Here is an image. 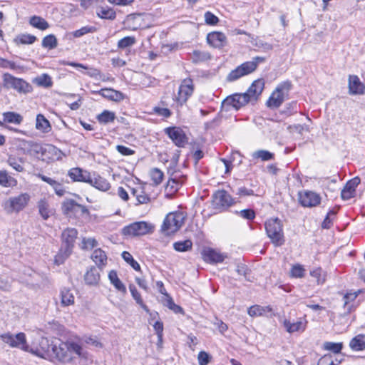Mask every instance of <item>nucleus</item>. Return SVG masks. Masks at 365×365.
I'll use <instances>...</instances> for the list:
<instances>
[{
  "label": "nucleus",
  "mask_w": 365,
  "mask_h": 365,
  "mask_svg": "<svg viewBox=\"0 0 365 365\" xmlns=\"http://www.w3.org/2000/svg\"><path fill=\"white\" fill-rule=\"evenodd\" d=\"M78 231L75 228H67L61 234L62 245L59 252L55 257V263L58 265L64 262L73 251Z\"/></svg>",
  "instance_id": "obj_1"
},
{
  "label": "nucleus",
  "mask_w": 365,
  "mask_h": 365,
  "mask_svg": "<svg viewBox=\"0 0 365 365\" xmlns=\"http://www.w3.org/2000/svg\"><path fill=\"white\" fill-rule=\"evenodd\" d=\"M292 87V85L289 81L280 83L267 100V106L272 109L279 108L288 97Z\"/></svg>",
  "instance_id": "obj_2"
},
{
  "label": "nucleus",
  "mask_w": 365,
  "mask_h": 365,
  "mask_svg": "<svg viewBox=\"0 0 365 365\" xmlns=\"http://www.w3.org/2000/svg\"><path fill=\"white\" fill-rule=\"evenodd\" d=\"M264 226L267 235L274 246L279 247L284 243L282 225L278 218L269 219L266 221Z\"/></svg>",
  "instance_id": "obj_3"
},
{
  "label": "nucleus",
  "mask_w": 365,
  "mask_h": 365,
  "mask_svg": "<svg viewBox=\"0 0 365 365\" xmlns=\"http://www.w3.org/2000/svg\"><path fill=\"white\" fill-rule=\"evenodd\" d=\"M185 218L183 213L181 212L168 213L161 226L162 232L165 235L174 234L182 226Z\"/></svg>",
  "instance_id": "obj_4"
},
{
  "label": "nucleus",
  "mask_w": 365,
  "mask_h": 365,
  "mask_svg": "<svg viewBox=\"0 0 365 365\" xmlns=\"http://www.w3.org/2000/svg\"><path fill=\"white\" fill-rule=\"evenodd\" d=\"M3 84L6 88L14 89L19 93L26 94L33 90L32 86L29 83L9 73L3 75Z\"/></svg>",
  "instance_id": "obj_5"
},
{
  "label": "nucleus",
  "mask_w": 365,
  "mask_h": 365,
  "mask_svg": "<svg viewBox=\"0 0 365 365\" xmlns=\"http://www.w3.org/2000/svg\"><path fill=\"white\" fill-rule=\"evenodd\" d=\"M235 204L233 197L225 190H219L212 196V205L214 209L220 212L228 210Z\"/></svg>",
  "instance_id": "obj_6"
},
{
  "label": "nucleus",
  "mask_w": 365,
  "mask_h": 365,
  "mask_svg": "<svg viewBox=\"0 0 365 365\" xmlns=\"http://www.w3.org/2000/svg\"><path fill=\"white\" fill-rule=\"evenodd\" d=\"M153 226L145 222H136L125 226L121 234L125 237H134L145 235L152 232Z\"/></svg>",
  "instance_id": "obj_7"
},
{
  "label": "nucleus",
  "mask_w": 365,
  "mask_h": 365,
  "mask_svg": "<svg viewBox=\"0 0 365 365\" xmlns=\"http://www.w3.org/2000/svg\"><path fill=\"white\" fill-rule=\"evenodd\" d=\"M30 196L27 193H21L18 196L10 197L4 204V209L7 213L19 212L26 207Z\"/></svg>",
  "instance_id": "obj_8"
},
{
  "label": "nucleus",
  "mask_w": 365,
  "mask_h": 365,
  "mask_svg": "<svg viewBox=\"0 0 365 365\" xmlns=\"http://www.w3.org/2000/svg\"><path fill=\"white\" fill-rule=\"evenodd\" d=\"M86 4L97 5L96 15L102 19L113 21L116 18V13L114 9L106 5L103 0H88L81 3L82 6H86Z\"/></svg>",
  "instance_id": "obj_9"
},
{
  "label": "nucleus",
  "mask_w": 365,
  "mask_h": 365,
  "mask_svg": "<svg viewBox=\"0 0 365 365\" xmlns=\"http://www.w3.org/2000/svg\"><path fill=\"white\" fill-rule=\"evenodd\" d=\"M257 62L247 61L232 70L227 76V81H235L240 78L248 75L256 70Z\"/></svg>",
  "instance_id": "obj_10"
},
{
  "label": "nucleus",
  "mask_w": 365,
  "mask_h": 365,
  "mask_svg": "<svg viewBox=\"0 0 365 365\" xmlns=\"http://www.w3.org/2000/svg\"><path fill=\"white\" fill-rule=\"evenodd\" d=\"M165 133L172 140L173 143L179 148H184L187 143L188 138L186 134L179 127L166 128Z\"/></svg>",
  "instance_id": "obj_11"
},
{
  "label": "nucleus",
  "mask_w": 365,
  "mask_h": 365,
  "mask_svg": "<svg viewBox=\"0 0 365 365\" xmlns=\"http://www.w3.org/2000/svg\"><path fill=\"white\" fill-rule=\"evenodd\" d=\"M194 91L193 82L191 78H185L181 83L178 96L176 97L177 101L182 105L186 103L187 99L192 96Z\"/></svg>",
  "instance_id": "obj_12"
},
{
  "label": "nucleus",
  "mask_w": 365,
  "mask_h": 365,
  "mask_svg": "<svg viewBox=\"0 0 365 365\" xmlns=\"http://www.w3.org/2000/svg\"><path fill=\"white\" fill-rule=\"evenodd\" d=\"M250 101L249 97L243 93H235L230 96H227L222 103V106H232L236 110H239L242 106H245Z\"/></svg>",
  "instance_id": "obj_13"
},
{
  "label": "nucleus",
  "mask_w": 365,
  "mask_h": 365,
  "mask_svg": "<svg viewBox=\"0 0 365 365\" xmlns=\"http://www.w3.org/2000/svg\"><path fill=\"white\" fill-rule=\"evenodd\" d=\"M2 340L9 344L11 346L16 347L21 345V349L27 351L28 346L26 344V336L24 333H19L12 335L9 333L4 334L1 336Z\"/></svg>",
  "instance_id": "obj_14"
},
{
  "label": "nucleus",
  "mask_w": 365,
  "mask_h": 365,
  "mask_svg": "<svg viewBox=\"0 0 365 365\" xmlns=\"http://www.w3.org/2000/svg\"><path fill=\"white\" fill-rule=\"evenodd\" d=\"M299 201L303 207H315L321 202V197L319 194L312 191H304L299 192Z\"/></svg>",
  "instance_id": "obj_15"
},
{
  "label": "nucleus",
  "mask_w": 365,
  "mask_h": 365,
  "mask_svg": "<svg viewBox=\"0 0 365 365\" xmlns=\"http://www.w3.org/2000/svg\"><path fill=\"white\" fill-rule=\"evenodd\" d=\"M82 214L88 212L86 207L78 204L74 200H66L62 203V212L64 215H71L78 212Z\"/></svg>",
  "instance_id": "obj_16"
},
{
  "label": "nucleus",
  "mask_w": 365,
  "mask_h": 365,
  "mask_svg": "<svg viewBox=\"0 0 365 365\" xmlns=\"http://www.w3.org/2000/svg\"><path fill=\"white\" fill-rule=\"evenodd\" d=\"M264 88V81L259 78L253 81L245 93L249 97L250 102L257 101Z\"/></svg>",
  "instance_id": "obj_17"
},
{
  "label": "nucleus",
  "mask_w": 365,
  "mask_h": 365,
  "mask_svg": "<svg viewBox=\"0 0 365 365\" xmlns=\"http://www.w3.org/2000/svg\"><path fill=\"white\" fill-rule=\"evenodd\" d=\"M207 43L214 48H221L226 45V36L219 31L209 33L207 36Z\"/></svg>",
  "instance_id": "obj_18"
},
{
  "label": "nucleus",
  "mask_w": 365,
  "mask_h": 365,
  "mask_svg": "<svg viewBox=\"0 0 365 365\" xmlns=\"http://www.w3.org/2000/svg\"><path fill=\"white\" fill-rule=\"evenodd\" d=\"M365 92V86L355 75L349 77V93L351 95H361Z\"/></svg>",
  "instance_id": "obj_19"
},
{
  "label": "nucleus",
  "mask_w": 365,
  "mask_h": 365,
  "mask_svg": "<svg viewBox=\"0 0 365 365\" xmlns=\"http://www.w3.org/2000/svg\"><path fill=\"white\" fill-rule=\"evenodd\" d=\"M360 183L359 178H354L346 182L341 190V197L343 200H349L354 196L356 187Z\"/></svg>",
  "instance_id": "obj_20"
},
{
  "label": "nucleus",
  "mask_w": 365,
  "mask_h": 365,
  "mask_svg": "<svg viewBox=\"0 0 365 365\" xmlns=\"http://www.w3.org/2000/svg\"><path fill=\"white\" fill-rule=\"evenodd\" d=\"M91 173L79 168H73L68 171V176L73 181L88 183L91 181Z\"/></svg>",
  "instance_id": "obj_21"
},
{
  "label": "nucleus",
  "mask_w": 365,
  "mask_h": 365,
  "mask_svg": "<svg viewBox=\"0 0 365 365\" xmlns=\"http://www.w3.org/2000/svg\"><path fill=\"white\" fill-rule=\"evenodd\" d=\"M203 259L210 263H220L225 259V256L213 249L204 250L202 253Z\"/></svg>",
  "instance_id": "obj_22"
},
{
  "label": "nucleus",
  "mask_w": 365,
  "mask_h": 365,
  "mask_svg": "<svg viewBox=\"0 0 365 365\" xmlns=\"http://www.w3.org/2000/svg\"><path fill=\"white\" fill-rule=\"evenodd\" d=\"M98 268L94 266L90 267L84 275V280L86 284L91 286L97 285L100 281L101 275Z\"/></svg>",
  "instance_id": "obj_23"
},
{
  "label": "nucleus",
  "mask_w": 365,
  "mask_h": 365,
  "mask_svg": "<svg viewBox=\"0 0 365 365\" xmlns=\"http://www.w3.org/2000/svg\"><path fill=\"white\" fill-rule=\"evenodd\" d=\"M88 183L101 191H106L110 188L108 180L96 173L91 174V181Z\"/></svg>",
  "instance_id": "obj_24"
},
{
  "label": "nucleus",
  "mask_w": 365,
  "mask_h": 365,
  "mask_svg": "<svg viewBox=\"0 0 365 365\" xmlns=\"http://www.w3.org/2000/svg\"><path fill=\"white\" fill-rule=\"evenodd\" d=\"M97 93L105 98L117 102L123 100L125 98V96L123 93L113 88H103L98 91Z\"/></svg>",
  "instance_id": "obj_25"
},
{
  "label": "nucleus",
  "mask_w": 365,
  "mask_h": 365,
  "mask_svg": "<svg viewBox=\"0 0 365 365\" xmlns=\"http://www.w3.org/2000/svg\"><path fill=\"white\" fill-rule=\"evenodd\" d=\"M91 259L96 263L97 267L102 269L106 266L108 258L106 252L101 248H98L93 252Z\"/></svg>",
  "instance_id": "obj_26"
},
{
  "label": "nucleus",
  "mask_w": 365,
  "mask_h": 365,
  "mask_svg": "<svg viewBox=\"0 0 365 365\" xmlns=\"http://www.w3.org/2000/svg\"><path fill=\"white\" fill-rule=\"evenodd\" d=\"M142 16L140 14H131L126 16L125 24L128 28L133 31H136L142 26Z\"/></svg>",
  "instance_id": "obj_27"
},
{
  "label": "nucleus",
  "mask_w": 365,
  "mask_h": 365,
  "mask_svg": "<svg viewBox=\"0 0 365 365\" xmlns=\"http://www.w3.org/2000/svg\"><path fill=\"white\" fill-rule=\"evenodd\" d=\"M284 327L287 331L293 333L295 331H303L306 327V322L302 319L292 322L290 320L285 319L284 321Z\"/></svg>",
  "instance_id": "obj_28"
},
{
  "label": "nucleus",
  "mask_w": 365,
  "mask_h": 365,
  "mask_svg": "<svg viewBox=\"0 0 365 365\" xmlns=\"http://www.w3.org/2000/svg\"><path fill=\"white\" fill-rule=\"evenodd\" d=\"M39 178L46 183L49 184L54 190L56 194L58 196H63L65 193V190L60 182L56 181L55 180L48 178L43 175H39Z\"/></svg>",
  "instance_id": "obj_29"
},
{
  "label": "nucleus",
  "mask_w": 365,
  "mask_h": 365,
  "mask_svg": "<svg viewBox=\"0 0 365 365\" xmlns=\"http://www.w3.org/2000/svg\"><path fill=\"white\" fill-rule=\"evenodd\" d=\"M17 180L9 175L6 170H0V185L4 187H13L17 185Z\"/></svg>",
  "instance_id": "obj_30"
},
{
  "label": "nucleus",
  "mask_w": 365,
  "mask_h": 365,
  "mask_svg": "<svg viewBox=\"0 0 365 365\" xmlns=\"http://www.w3.org/2000/svg\"><path fill=\"white\" fill-rule=\"evenodd\" d=\"M3 121L7 123L20 125L23 121V117L18 113L13 111L4 112L2 114Z\"/></svg>",
  "instance_id": "obj_31"
},
{
  "label": "nucleus",
  "mask_w": 365,
  "mask_h": 365,
  "mask_svg": "<svg viewBox=\"0 0 365 365\" xmlns=\"http://www.w3.org/2000/svg\"><path fill=\"white\" fill-rule=\"evenodd\" d=\"M108 279L110 283L115 287V288L122 292L123 294H125L127 292L125 286L123 283L120 280L118 277L117 272L115 270H111L108 273Z\"/></svg>",
  "instance_id": "obj_32"
},
{
  "label": "nucleus",
  "mask_w": 365,
  "mask_h": 365,
  "mask_svg": "<svg viewBox=\"0 0 365 365\" xmlns=\"http://www.w3.org/2000/svg\"><path fill=\"white\" fill-rule=\"evenodd\" d=\"M350 348L354 351H362L365 349V334H358L349 342Z\"/></svg>",
  "instance_id": "obj_33"
},
{
  "label": "nucleus",
  "mask_w": 365,
  "mask_h": 365,
  "mask_svg": "<svg viewBox=\"0 0 365 365\" xmlns=\"http://www.w3.org/2000/svg\"><path fill=\"white\" fill-rule=\"evenodd\" d=\"M25 159L23 158H16L14 155H9L6 160V163L16 171L21 173L24 170L23 164Z\"/></svg>",
  "instance_id": "obj_34"
},
{
  "label": "nucleus",
  "mask_w": 365,
  "mask_h": 365,
  "mask_svg": "<svg viewBox=\"0 0 365 365\" xmlns=\"http://www.w3.org/2000/svg\"><path fill=\"white\" fill-rule=\"evenodd\" d=\"M185 178V176L178 177L175 175L173 178L168 180L166 189L172 192L178 191L180 187L183 184Z\"/></svg>",
  "instance_id": "obj_35"
},
{
  "label": "nucleus",
  "mask_w": 365,
  "mask_h": 365,
  "mask_svg": "<svg viewBox=\"0 0 365 365\" xmlns=\"http://www.w3.org/2000/svg\"><path fill=\"white\" fill-rule=\"evenodd\" d=\"M116 118L115 114L113 111L104 110L102 113L97 115L96 119L100 124L107 125L113 123Z\"/></svg>",
  "instance_id": "obj_36"
},
{
  "label": "nucleus",
  "mask_w": 365,
  "mask_h": 365,
  "mask_svg": "<svg viewBox=\"0 0 365 365\" xmlns=\"http://www.w3.org/2000/svg\"><path fill=\"white\" fill-rule=\"evenodd\" d=\"M29 24L33 27L41 31L46 30L49 28V24L42 17L39 16H33L29 19Z\"/></svg>",
  "instance_id": "obj_37"
},
{
  "label": "nucleus",
  "mask_w": 365,
  "mask_h": 365,
  "mask_svg": "<svg viewBox=\"0 0 365 365\" xmlns=\"http://www.w3.org/2000/svg\"><path fill=\"white\" fill-rule=\"evenodd\" d=\"M36 128L43 133H48L51 129V126L43 115L38 114L36 116Z\"/></svg>",
  "instance_id": "obj_38"
},
{
  "label": "nucleus",
  "mask_w": 365,
  "mask_h": 365,
  "mask_svg": "<svg viewBox=\"0 0 365 365\" xmlns=\"http://www.w3.org/2000/svg\"><path fill=\"white\" fill-rule=\"evenodd\" d=\"M131 194L135 197L138 203L140 204H147L150 201V197L148 194L145 192V191L142 188L135 189L133 188L131 191Z\"/></svg>",
  "instance_id": "obj_39"
},
{
  "label": "nucleus",
  "mask_w": 365,
  "mask_h": 365,
  "mask_svg": "<svg viewBox=\"0 0 365 365\" xmlns=\"http://www.w3.org/2000/svg\"><path fill=\"white\" fill-rule=\"evenodd\" d=\"M38 212L43 220H47L52 214L49 208V204L45 199H41L38 202Z\"/></svg>",
  "instance_id": "obj_40"
},
{
  "label": "nucleus",
  "mask_w": 365,
  "mask_h": 365,
  "mask_svg": "<svg viewBox=\"0 0 365 365\" xmlns=\"http://www.w3.org/2000/svg\"><path fill=\"white\" fill-rule=\"evenodd\" d=\"M61 299L63 306H69L74 303V296L71 290L67 288L61 290Z\"/></svg>",
  "instance_id": "obj_41"
},
{
  "label": "nucleus",
  "mask_w": 365,
  "mask_h": 365,
  "mask_svg": "<svg viewBox=\"0 0 365 365\" xmlns=\"http://www.w3.org/2000/svg\"><path fill=\"white\" fill-rule=\"evenodd\" d=\"M36 39V37L34 35L23 34L18 35L14 41L16 44H32Z\"/></svg>",
  "instance_id": "obj_42"
},
{
  "label": "nucleus",
  "mask_w": 365,
  "mask_h": 365,
  "mask_svg": "<svg viewBox=\"0 0 365 365\" xmlns=\"http://www.w3.org/2000/svg\"><path fill=\"white\" fill-rule=\"evenodd\" d=\"M54 351L60 361H68L72 358L69 354V351L64 346V344H62L58 348L56 347Z\"/></svg>",
  "instance_id": "obj_43"
},
{
  "label": "nucleus",
  "mask_w": 365,
  "mask_h": 365,
  "mask_svg": "<svg viewBox=\"0 0 365 365\" xmlns=\"http://www.w3.org/2000/svg\"><path fill=\"white\" fill-rule=\"evenodd\" d=\"M211 58V56L207 51H202L199 50L193 51L192 53V61L195 63L205 61Z\"/></svg>",
  "instance_id": "obj_44"
},
{
  "label": "nucleus",
  "mask_w": 365,
  "mask_h": 365,
  "mask_svg": "<svg viewBox=\"0 0 365 365\" xmlns=\"http://www.w3.org/2000/svg\"><path fill=\"white\" fill-rule=\"evenodd\" d=\"M252 158L261 159L262 161H268L274 159V154L266 150H258L252 153Z\"/></svg>",
  "instance_id": "obj_45"
},
{
  "label": "nucleus",
  "mask_w": 365,
  "mask_h": 365,
  "mask_svg": "<svg viewBox=\"0 0 365 365\" xmlns=\"http://www.w3.org/2000/svg\"><path fill=\"white\" fill-rule=\"evenodd\" d=\"M41 45L45 48L53 49L57 46L58 41L53 34H49L43 38Z\"/></svg>",
  "instance_id": "obj_46"
},
{
  "label": "nucleus",
  "mask_w": 365,
  "mask_h": 365,
  "mask_svg": "<svg viewBox=\"0 0 365 365\" xmlns=\"http://www.w3.org/2000/svg\"><path fill=\"white\" fill-rule=\"evenodd\" d=\"M129 289L132 297L135 300L136 303L139 304L144 310L148 312V307L144 304L140 294L138 292L136 287L133 284L129 285Z\"/></svg>",
  "instance_id": "obj_47"
},
{
  "label": "nucleus",
  "mask_w": 365,
  "mask_h": 365,
  "mask_svg": "<svg viewBox=\"0 0 365 365\" xmlns=\"http://www.w3.org/2000/svg\"><path fill=\"white\" fill-rule=\"evenodd\" d=\"M192 247V242L190 240L178 241L173 244V248L177 252H187Z\"/></svg>",
  "instance_id": "obj_48"
},
{
  "label": "nucleus",
  "mask_w": 365,
  "mask_h": 365,
  "mask_svg": "<svg viewBox=\"0 0 365 365\" xmlns=\"http://www.w3.org/2000/svg\"><path fill=\"white\" fill-rule=\"evenodd\" d=\"M150 176L155 185H159L164 177L163 173L158 168H155L150 170Z\"/></svg>",
  "instance_id": "obj_49"
},
{
  "label": "nucleus",
  "mask_w": 365,
  "mask_h": 365,
  "mask_svg": "<svg viewBox=\"0 0 365 365\" xmlns=\"http://www.w3.org/2000/svg\"><path fill=\"white\" fill-rule=\"evenodd\" d=\"M123 259L129 264L135 270L140 271V266L137 261H135L131 254L127 251H123L122 252Z\"/></svg>",
  "instance_id": "obj_50"
},
{
  "label": "nucleus",
  "mask_w": 365,
  "mask_h": 365,
  "mask_svg": "<svg viewBox=\"0 0 365 365\" xmlns=\"http://www.w3.org/2000/svg\"><path fill=\"white\" fill-rule=\"evenodd\" d=\"M64 346L69 351L70 353L73 352L79 356H84L82 352L83 349L81 345L76 342H69L64 344Z\"/></svg>",
  "instance_id": "obj_51"
},
{
  "label": "nucleus",
  "mask_w": 365,
  "mask_h": 365,
  "mask_svg": "<svg viewBox=\"0 0 365 365\" xmlns=\"http://www.w3.org/2000/svg\"><path fill=\"white\" fill-rule=\"evenodd\" d=\"M36 83L45 88H49L52 86L51 78L48 74H43L35 79Z\"/></svg>",
  "instance_id": "obj_52"
},
{
  "label": "nucleus",
  "mask_w": 365,
  "mask_h": 365,
  "mask_svg": "<svg viewBox=\"0 0 365 365\" xmlns=\"http://www.w3.org/2000/svg\"><path fill=\"white\" fill-rule=\"evenodd\" d=\"M324 348L326 350L330 351L334 354H339L341 352L343 348V344L334 343V342H325L324 344Z\"/></svg>",
  "instance_id": "obj_53"
},
{
  "label": "nucleus",
  "mask_w": 365,
  "mask_h": 365,
  "mask_svg": "<svg viewBox=\"0 0 365 365\" xmlns=\"http://www.w3.org/2000/svg\"><path fill=\"white\" fill-rule=\"evenodd\" d=\"M135 43V38L133 36H126L118 42V47L120 48H125L133 46Z\"/></svg>",
  "instance_id": "obj_54"
},
{
  "label": "nucleus",
  "mask_w": 365,
  "mask_h": 365,
  "mask_svg": "<svg viewBox=\"0 0 365 365\" xmlns=\"http://www.w3.org/2000/svg\"><path fill=\"white\" fill-rule=\"evenodd\" d=\"M96 31V27L94 26H83L80 29H78L73 33V36L76 38H79L85 34H87L88 33H93Z\"/></svg>",
  "instance_id": "obj_55"
},
{
  "label": "nucleus",
  "mask_w": 365,
  "mask_h": 365,
  "mask_svg": "<svg viewBox=\"0 0 365 365\" xmlns=\"http://www.w3.org/2000/svg\"><path fill=\"white\" fill-rule=\"evenodd\" d=\"M266 308L259 305H253L248 309V314L250 317L262 316L265 312Z\"/></svg>",
  "instance_id": "obj_56"
},
{
  "label": "nucleus",
  "mask_w": 365,
  "mask_h": 365,
  "mask_svg": "<svg viewBox=\"0 0 365 365\" xmlns=\"http://www.w3.org/2000/svg\"><path fill=\"white\" fill-rule=\"evenodd\" d=\"M291 275L293 277L302 278L304 276L305 269L300 264H295L291 269Z\"/></svg>",
  "instance_id": "obj_57"
},
{
  "label": "nucleus",
  "mask_w": 365,
  "mask_h": 365,
  "mask_svg": "<svg viewBox=\"0 0 365 365\" xmlns=\"http://www.w3.org/2000/svg\"><path fill=\"white\" fill-rule=\"evenodd\" d=\"M235 213L248 220H252L255 217V212L252 209H245L240 211H236Z\"/></svg>",
  "instance_id": "obj_58"
},
{
  "label": "nucleus",
  "mask_w": 365,
  "mask_h": 365,
  "mask_svg": "<svg viewBox=\"0 0 365 365\" xmlns=\"http://www.w3.org/2000/svg\"><path fill=\"white\" fill-rule=\"evenodd\" d=\"M281 113L287 115H290L294 113H297V102L293 101L287 103Z\"/></svg>",
  "instance_id": "obj_59"
},
{
  "label": "nucleus",
  "mask_w": 365,
  "mask_h": 365,
  "mask_svg": "<svg viewBox=\"0 0 365 365\" xmlns=\"http://www.w3.org/2000/svg\"><path fill=\"white\" fill-rule=\"evenodd\" d=\"M0 68L16 70L19 68L20 66H17L14 61H11L5 58H0Z\"/></svg>",
  "instance_id": "obj_60"
},
{
  "label": "nucleus",
  "mask_w": 365,
  "mask_h": 365,
  "mask_svg": "<svg viewBox=\"0 0 365 365\" xmlns=\"http://www.w3.org/2000/svg\"><path fill=\"white\" fill-rule=\"evenodd\" d=\"M98 242L94 238H86L84 237L82 240L81 248L83 250H88L95 247Z\"/></svg>",
  "instance_id": "obj_61"
},
{
  "label": "nucleus",
  "mask_w": 365,
  "mask_h": 365,
  "mask_svg": "<svg viewBox=\"0 0 365 365\" xmlns=\"http://www.w3.org/2000/svg\"><path fill=\"white\" fill-rule=\"evenodd\" d=\"M153 112L158 115L163 116L165 118H169L171 115V111L166 108H160L155 106L153 108Z\"/></svg>",
  "instance_id": "obj_62"
},
{
  "label": "nucleus",
  "mask_w": 365,
  "mask_h": 365,
  "mask_svg": "<svg viewBox=\"0 0 365 365\" xmlns=\"http://www.w3.org/2000/svg\"><path fill=\"white\" fill-rule=\"evenodd\" d=\"M198 363L200 365H207L210 361V356L205 351H200L198 354Z\"/></svg>",
  "instance_id": "obj_63"
},
{
  "label": "nucleus",
  "mask_w": 365,
  "mask_h": 365,
  "mask_svg": "<svg viewBox=\"0 0 365 365\" xmlns=\"http://www.w3.org/2000/svg\"><path fill=\"white\" fill-rule=\"evenodd\" d=\"M341 362V360L332 361L330 360V357H328L327 356H324L322 359H320L318 365H339Z\"/></svg>",
  "instance_id": "obj_64"
}]
</instances>
